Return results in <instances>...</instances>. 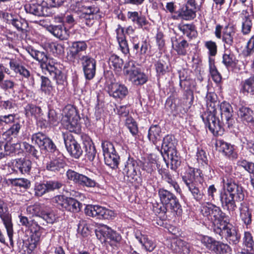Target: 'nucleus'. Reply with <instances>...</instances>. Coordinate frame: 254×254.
<instances>
[{
    "label": "nucleus",
    "mask_w": 254,
    "mask_h": 254,
    "mask_svg": "<svg viewBox=\"0 0 254 254\" xmlns=\"http://www.w3.org/2000/svg\"><path fill=\"white\" fill-rule=\"evenodd\" d=\"M183 181L193 198L197 201L201 200L204 193L201 189L200 171L189 167L182 176Z\"/></svg>",
    "instance_id": "nucleus-1"
},
{
    "label": "nucleus",
    "mask_w": 254,
    "mask_h": 254,
    "mask_svg": "<svg viewBox=\"0 0 254 254\" xmlns=\"http://www.w3.org/2000/svg\"><path fill=\"white\" fill-rule=\"evenodd\" d=\"M201 212L203 216L213 221V229L215 233L216 224L218 223L219 229L221 228L219 225L226 224L229 222L228 217L223 213L219 207L212 204L207 203L204 205Z\"/></svg>",
    "instance_id": "nucleus-2"
},
{
    "label": "nucleus",
    "mask_w": 254,
    "mask_h": 254,
    "mask_svg": "<svg viewBox=\"0 0 254 254\" xmlns=\"http://www.w3.org/2000/svg\"><path fill=\"white\" fill-rule=\"evenodd\" d=\"M80 118L75 108L70 107L65 109V115L63 117L62 123L64 128L69 132L79 134L81 131Z\"/></svg>",
    "instance_id": "nucleus-3"
},
{
    "label": "nucleus",
    "mask_w": 254,
    "mask_h": 254,
    "mask_svg": "<svg viewBox=\"0 0 254 254\" xmlns=\"http://www.w3.org/2000/svg\"><path fill=\"white\" fill-rule=\"evenodd\" d=\"M31 224L29 229L32 234L30 240H28V244L26 243L28 253H31L37 247L44 231L41 225H44V223L42 222L40 217L32 218Z\"/></svg>",
    "instance_id": "nucleus-4"
},
{
    "label": "nucleus",
    "mask_w": 254,
    "mask_h": 254,
    "mask_svg": "<svg viewBox=\"0 0 254 254\" xmlns=\"http://www.w3.org/2000/svg\"><path fill=\"white\" fill-rule=\"evenodd\" d=\"M52 202L59 209L73 213L79 212L82 207V204L76 199L63 195L55 196L52 199Z\"/></svg>",
    "instance_id": "nucleus-5"
},
{
    "label": "nucleus",
    "mask_w": 254,
    "mask_h": 254,
    "mask_svg": "<svg viewBox=\"0 0 254 254\" xmlns=\"http://www.w3.org/2000/svg\"><path fill=\"white\" fill-rule=\"evenodd\" d=\"M201 242L207 249L215 254H232V250L229 245L211 237L203 236L201 238Z\"/></svg>",
    "instance_id": "nucleus-6"
},
{
    "label": "nucleus",
    "mask_w": 254,
    "mask_h": 254,
    "mask_svg": "<svg viewBox=\"0 0 254 254\" xmlns=\"http://www.w3.org/2000/svg\"><path fill=\"white\" fill-rule=\"evenodd\" d=\"M219 226L221 228L219 229L218 223L216 224V234H218L222 238L225 237L230 244L236 245L239 242L241 236L231 224L228 222L226 225H219Z\"/></svg>",
    "instance_id": "nucleus-7"
},
{
    "label": "nucleus",
    "mask_w": 254,
    "mask_h": 254,
    "mask_svg": "<svg viewBox=\"0 0 254 254\" xmlns=\"http://www.w3.org/2000/svg\"><path fill=\"white\" fill-rule=\"evenodd\" d=\"M158 195L162 203L169 206L177 213L180 214L182 212L181 205L173 193L164 189H160L158 190Z\"/></svg>",
    "instance_id": "nucleus-8"
},
{
    "label": "nucleus",
    "mask_w": 254,
    "mask_h": 254,
    "mask_svg": "<svg viewBox=\"0 0 254 254\" xmlns=\"http://www.w3.org/2000/svg\"><path fill=\"white\" fill-rule=\"evenodd\" d=\"M222 183L224 189H226L230 194H232L233 198L235 197L236 201H241L245 198L243 188L236 183L232 179L227 176L223 178Z\"/></svg>",
    "instance_id": "nucleus-9"
},
{
    "label": "nucleus",
    "mask_w": 254,
    "mask_h": 254,
    "mask_svg": "<svg viewBox=\"0 0 254 254\" xmlns=\"http://www.w3.org/2000/svg\"><path fill=\"white\" fill-rule=\"evenodd\" d=\"M225 46L229 48L234 44H238L244 41L242 36L236 32V29L233 26L227 25L224 27L222 38Z\"/></svg>",
    "instance_id": "nucleus-10"
},
{
    "label": "nucleus",
    "mask_w": 254,
    "mask_h": 254,
    "mask_svg": "<svg viewBox=\"0 0 254 254\" xmlns=\"http://www.w3.org/2000/svg\"><path fill=\"white\" fill-rule=\"evenodd\" d=\"M84 212L86 215L98 219H110L114 214L112 210L99 205H88Z\"/></svg>",
    "instance_id": "nucleus-11"
},
{
    "label": "nucleus",
    "mask_w": 254,
    "mask_h": 254,
    "mask_svg": "<svg viewBox=\"0 0 254 254\" xmlns=\"http://www.w3.org/2000/svg\"><path fill=\"white\" fill-rule=\"evenodd\" d=\"M63 137L65 147L70 156L75 159L79 158L83 152L80 144L70 133H63Z\"/></svg>",
    "instance_id": "nucleus-12"
},
{
    "label": "nucleus",
    "mask_w": 254,
    "mask_h": 254,
    "mask_svg": "<svg viewBox=\"0 0 254 254\" xmlns=\"http://www.w3.org/2000/svg\"><path fill=\"white\" fill-rule=\"evenodd\" d=\"M85 78L91 80L94 78L96 73V62L94 59L88 55H83L80 58Z\"/></svg>",
    "instance_id": "nucleus-13"
},
{
    "label": "nucleus",
    "mask_w": 254,
    "mask_h": 254,
    "mask_svg": "<svg viewBox=\"0 0 254 254\" xmlns=\"http://www.w3.org/2000/svg\"><path fill=\"white\" fill-rule=\"evenodd\" d=\"M203 120L213 135H221L223 133V127L220 121L216 118V114H208L205 119L203 117Z\"/></svg>",
    "instance_id": "nucleus-14"
},
{
    "label": "nucleus",
    "mask_w": 254,
    "mask_h": 254,
    "mask_svg": "<svg viewBox=\"0 0 254 254\" xmlns=\"http://www.w3.org/2000/svg\"><path fill=\"white\" fill-rule=\"evenodd\" d=\"M137 167V162L133 158L128 157L123 168V174L131 183H134L137 180L138 176L136 171Z\"/></svg>",
    "instance_id": "nucleus-15"
},
{
    "label": "nucleus",
    "mask_w": 254,
    "mask_h": 254,
    "mask_svg": "<svg viewBox=\"0 0 254 254\" xmlns=\"http://www.w3.org/2000/svg\"><path fill=\"white\" fill-rule=\"evenodd\" d=\"M7 205L6 203L0 198V217L2 219L5 227L6 229L7 236L10 242H12L13 225L10 217L5 213L6 211Z\"/></svg>",
    "instance_id": "nucleus-16"
},
{
    "label": "nucleus",
    "mask_w": 254,
    "mask_h": 254,
    "mask_svg": "<svg viewBox=\"0 0 254 254\" xmlns=\"http://www.w3.org/2000/svg\"><path fill=\"white\" fill-rule=\"evenodd\" d=\"M107 88L109 95L116 99L123 100L128 93L127 87L118 83H112Z\"/></svg>",
    "instance_id": "nucleus-17"
},
{
    "label": "nucleus",
    "mask_w": 254,
    "mask_h": 254,
    "mask_svg": "<svg viewBox=\"0 0 254 254\" xmlns=\"http://www.w3.org/2000/svg\"><path fill=\"white\" fill-rule=\"evenodd\" d=\"M219 201L224 209H226L229 211H234L237 208L235 198H233L232 194H230L225 189L219 192Z\"/></svg>",
    "instance_id": "nucleus-18"
},
{
    "label": "nucleus",
    "mask_w": 254,
    "mask_h": 254,
    "mask_svg": "<svg viewBox=\"0 0 254 254\" xmlns=\"http://www.w3.org/2000/svg\"><path fill=\"white\" fill-rule=\"evenodd\" d=\"M222 122H225L229 128L234 122L233 117V109L231 105L226 102H223L219 105Z\"/></svg>",
    "instance_id": "nucleus-19"
},
{
    "label": "nucleus",
    "mask_w": 254,
    "mask_h": 254,
    "mask_svg": "<svg viewBox=\"0 0 254 254\" xmlns=\"http://www.w3.org/2000/svg\"><path fill=\"white\" fill-rule=\"evenodd\" d=\"M58 65L57 63H55L53 65H51L49 64L47 66V71L53 76V78L56 80L58 85L60 88H64L66 83V77L62 71L58 68Z\"/></svg>",
    "instance_id": "nucleus-20"
},
{
    "label": "nucleus",
    "mask_w": 254,
    "mask_h": 254,
    "mask_svg": "<svg viewBox=\"0 0 254 254\" xmlns=\"http://www.w3.org/2000/svg\"><path fill=\"white\" fill-rule=\"evenodd\" d=\"M24 8L27 13L37 16H48L50 13L48 7L38 3L26 4Z\"/></svg>",
    "instance_id": "nucleus-21"
},
{
    "label": "nucleus",
    "mask_w": 254,
    "mask_h": 254,
    "mask_svg": "<svg viewBox=\"0 0 254 254\" xmlns=\"http://www.w3.org/2000/svg\"><path fill=\"white\" fill-rule=\"evenodd\" d=\"M66 163L62 155H60L59 157H52L50 160L46 163V169L48 171L57 174L61 173Z\"/></svg>",
    "instance_id": "nucleus-22"
},
{
    "label": "nucleus",
    "mask_w": 254,
    "mask_h": 254,
    "mask_svg": "<svg viewBox=\"0 0 254 254\" xmlns=\"http://www.w3.org/2000/svg\"><path fill=\"white\" fill-rule=\"evenodd\" d=\"M28 52L34 59L41 63L43 68H45L47 70V66L49 64L51 65H53L55 64L53 59H49L47 53L44 52L38 51L32 48H29Z\"/></svg>",
    "instance_id": "nucleus-23"
},
{
    "label": "nucleus",
    "mask_w": 254,
    "mask_h": 254,
    "mask_svg": "<svg viewBox=\"0 0 254 254\" xmlns=\"http://www.w3.org/2000/svg\"><path fill=\"white\" fill-rule=\"evenodd\" d=\"M87 45L86 42L83 41H75L72 43L71 45L69 47V56L73 59H79L81 58L82 53L86 50Z\"/></svg>",
    "instance_id": "nucleus-24"
},
{
    "label": "nucleus",
    "mask_w": 254,
    "mask_h": 254,
    "mask_svg": "<svg viewBox=\"0 0 254 254\" xmlns=\"http://www.w3.org/2000/svg\"><path fill=\"white\" fill-rule=\"evenodd\" d=\"M12 170L16 172L19 171L21 174L28 173L32 167V162L25 158L15 159L12 162Z\"/></svg>",
    "instance_id": "nucleus-25"
},
{
    "label": "nucleus",
    "mask_w": 254,
    "mask_h": 254,
    "mask_svg": "<svg viewBox=\"0 0 254 254\" xmlns=\"http://www.w3.org/2000/svg\"><path fill=\"white\" fill-rule=\"evenodd\" d=\"M47 30L54 36L61 40H67L69 36V32L63 24L58 25L51 24L48 26Z\"/></svg>",
    "instance_id": "nucleus-26"
},
{
    "label": "nucleus",
    "mask_w": 254,
    "mask_h": 254,
    "mask_svg": "<svg viewBox=\"0 0 254 254\" xmlns=\"http://www.w3.org/2000/svg\"><path fill=\"white\" fill-rule=\"evenodd\" d=\"M238 117L245 124L254 126V117L253 111L249 108L242 106L238 111Z\"/></svg>",
    "instance_id": "nucleus-27"
},
{
    "label": "nucleus",
    "mask_w": 254,
    "mask_h": 254,
    "mask_svg": "<svg viewBox=\"0 0 254 254\" xmlns=\"http://www.w3.org/2000/svg\"><path fill=\"white\" fill-rule=\"evenodd\" d=\"M172 250L179 254H189L190 252V245L181 239H174L171 246Z\"/></svg>",
    "instance_id": "nucleus-28"
},
{
    "label": "nucleus",
    "mask_w": 254,
    "mask_h": 254,
    "mask_svg": "<svg viewBox=\"0 0 254 254\" xmlns=\"http://www.w3.org/2000/svg\"><path fill=\"white\" fill-rule=\"evenodd\" d=\"M163 136L161 127L158 125H152L148 130V138L154 144L157 146Z\"/></svg>",
    "instance_id": "nucleus-29"
},
{
    "label": "nucleus",
    "mask_w": 254,
    "mask_h": 254,
    "mask_svg": "<svg viewBox=\"0 0 254 254\" xmlns=\"http://www.w3.org/2000/svg\"><path fill=\"white\" fill-rule=\"evenodd\" d=\"M9 66L11 70L16 73H19L23 77L28 78L30 76V72L25 66L20 64L16 60H11L9 62Z\"/></svg>",
    "instance_id": "nucleus-30"
},
{
    "label": "nucleus",
    "mask_w": 254,
    "mask_h": 254,
    "mask_svg": "<svg viewBox=\"0 0 254 254\" xmlns=\"http://www.w3.org/2000/svg\"><path fill=\"white\" fill-rule=\"evenodd\" d=\"M100 232L107 241L109 240L111 242L119 243L121 240L120 235L107 226H104Z\"/></svg>",
    "instance_id": "nucleus-31"
},
{
    "label": "nucleus",
    "mask_w": 254,
    "mask_h": 254,
    "mask_svg": "<svg viewBox=\"0 0 254 254\" xmlns=\"http://www.w3.org/2000/svg\"><path fill=\"white\" fill-rule=\"evenodd\" d=\"M207 114H216L219 102L217 101V95L214 93H208L206 96Z\"/></svg>",
    "instance_id": "nucleus-32"
},
{
    "label": "nucleus",
    "mask_w": 254,
    "mask_h": 254,
    "mask_svg": "<svg viewBox=\"0 0 254 254\" xmlns=\"http://www.w3.org/2000/svg\"><path fill=\"white\" fill-rule=\"evenodd\" d=\"M243 22L242 26V32L244 35L249 34L252 27V19L253 14H250L247 10L243 11Z\"/></svg>",
    "instance_id": "nucleus-33"
},
{
    "label": "nucleus",
    "mask_w": 254,
    "mask_h": 254,
    "mask_svg": "<svg viewBox=\"0 0 254 254\" xmlns=\"http://www.w3.org/2000/svg\"><path fill=\"white\" fill-rule=\"evenodd\" d=\"M161 153L165 161H166V155L168 158V160H170L172 165L177 167L180 165L181 161L180 157L178 155L176 146L175 148L169 149L166 151H161Z\"/></svg>",
    "instance_id": "nucleus-34"
},
{
    "label": "nucleus",
    "mask_w": 254,
    "mask_h": 254,
    "mask_svg": "<svg viewBox=\"0 0 254 254\" xmlns=\"http://www.w3.org/2000/svg\"><path fill=\"white\" fill-rule=\"evenodd\" d=\"M129 77L130 80L136 85L144 84L148 79L147 75L141 72L140 69L133 71Z\"/></svg>",
    "instance_id": "nucleus-35"
},
{
    "label": "nucleus",
    "mask_w": 254,
    "mask_h": 254,
    "mask_svg": "<svg viewBox=\"0 0 254 254\" xmlns=\"http://www.w3.org/2000/svg\"><path fill=\"white\" fill-rule=\"evenodd\" d=\"M240 217L242 221L246 225H249L252 222V213L248 204L245 202L241 203L239 208Z\"/></svg>",
    "instance_id": "nucleus-36"
},
{
    "label": "nucleus",
    "mask_w": 254,
    "mask_h": 254,
    "mask_svg": "<svg viewBox=\"0 0 254 254\" xmlns=\"http://www.w3.org/2000/svg\"><path fill=\"white\" fill-rule=\"evenodd\" d=\"M120 159V156L116 151L109 154H107L104 157L105 164L113 169H116L118 168Z\"/></svg>",
    "instance_id": "nucleus-37"
},
{
    "label": "nucleus",
    "mask_w": 254,
    "mask_h": 254,
    "mask_svg": "<svg viewBox=\"0 0 254 254\" xmlns=\"http://www.w3.org/2000/svg\"><path fill=\"white\" fill-rule=\"evenodd\" d=\"M21 127L20 123H14L9 128L2 134L3 138L10 141L13 137L16 138Z\"/></svg>",
    "instance_id": "nucleus-38"
},
{
    "label": "nucleus",
    "mask_w": 254,
    "mask_h": 254,
    "mask_svg": "<svg viewBox=\"0 0 254 254\" xmlns=\"http://www.w3.org/2000/svg\"><path fill=\"white\" fill-rule=\"evenodd\" d=\"M109 64L111 68L116 71H120L124 65V61L119 56L112 54L109 58Z\"/></svg>",
    "instance_id": "nucleus-39"
},
{
    "label": "nucleus",
    "mask_w": 254,
    "mask_h": 254,
    "mask_svg": "<svg viewBox=\"0 0 254 254\" xmlns=\"http://www.w3.org/2000/svg\"><path fill=\"white\" fill-rule=\"evenodd\" d=\"M189 43L185 40L180 41L176 39L172 41L173 48L180 55L184 56L187 54V49L189 47Z\"/></svg>",
    "instance_id": "nucleus-40"
},
{
    "label": "nucleus",
    "mask_w": 254,
    "mask_h": 254,
    "mask_svg": "<svg viewBox=\"0 0 254 254\" xmlns=\"http://www.w3.org/2000/svg\"><path fill=\"white\" fill-rule=\"evenodd\" d=\"M136 239L144 247L146 251L152 252L156 248V245L153 241L149 239L147 236L142 235H136Z\"/></svg>",
    "instance_id": "nucleus-41"
},
{
    "label": "nucleus",
    "mask_w": 254,
    "mask_h": 254,
    "mask_svg": "<svg viewBox=\"0 0 254 254\" xmlns=\"http://www.w3.org/2000/svg\"><path fill=\"white\" fill-rule=\"evenodd\" d=\"M237 60L232 53L226 51L223 56L222 63L227 69L233 68L236 65Z\"/></svg>",
    "instance_id": "nucleus-42"
},
{
    "label": "nucleus",
    "mask_w": 254,
    "mask_h": 254,
    "mask_svg": "<svg viewBox=\"0 0 254 254\" xmlns=\"http://www.w3.org/2000/svg\"><path fill=\"white\" fill-rule=\"evenodd\" d=\"M196 12V9L185 5L179 10L178 16L185 20H191L195 17Z\"/></svg>",
    "instance_id": "nucleus-43"
},
{
    "label": "nucleus",
    "mask_w": 254,
    "mask_h": 254,
    "mask_svg": "<svg viewBox=\"0 0 254 254\" xmlns=\"http://www.w3.org/2000/svg\"><path fill=\"white\" fill-rule=\"evenodd\" d=\"M178 28L184 35H186L190 38L195 37L197 33L195 29V26L192 24L181 23L178 25Z\"/></svg>",
    "instance_id": "nucleus-44"
},
{
    "label": "nucleus",
    "mask_w": 254,
    "mask_h": 254,
    "mask_svg": "<svg viewBox=\"0 0 254 254\" xmlns=\"http://www.w3.org/2000/svg\"><path fill=\"white\" fill-rule=\"evenodd\" d=\"M216 147L219 151L222 152L226 156H230L233 152V147L222 140H218L216 141Z\"/></svg>",
    "instance_id": "nucleus-45"
},
{
    "label": "nucleus",
    "mask_w": 254,
    "mask_h": 254,
    "mask_svg": "<svg viewBox=\"0 0 254 254\" xmlns=\"http://www.w3.org/2000/svg\"><path fill=\"white\" fill-rule=\"evenodd\" d=\"M78 185L88 188H94L98 184L95 179L81 174Z\"/></svg>",
    "instance_id": "nucleus-46"
},
{
    "label": "nucleus",
    "mask_w": 254,
    "mask_h": 254,
    "mask_svg": "<svg viewBox=\"0 0 254 254\" xmlns=\"http://www.w3.org/2000/svg\"><path fill=\"white\" fill-rule=\"evenodd\" d=\"M175 141L174 137L170 135H167L163 138L162 146L161 151H166L169 149L175 148Z\"/></svg>",
    "instance_id": "nucleus-47"
},
{
    "label": "nucleus",
    "mask_w": 254,
    "mask_h": 254,
    "mask_svg": "<svg viewBox=\"0 0 254 254\" xmlns=\"http://www.w3.org/2000/svg\"><path fill=\"white\" fill-rule=\"evenodd\" d=\"M10 23L19 31L26 30L28 26L27 21L21 18H12Z\"/></svg>",
    "instance_id": "nucleus-48"
},
{
    "label": "nucleus",
    "mask_w": 254,
    "mask_h": 254,
    "mask_svg": "<svg viewBox=\"0 0 254 254\" xmlns=\"http://www.w3.org/2000/svg\"><path fill=\"white\" fill-rule=\"evenodd\" d=\"M242 91L243 93L253 94L254 92V75L242 83Z\"/></svg>",
    "instance_id": "nucleus-49"
},
{
    "label": "nucleus",
    "mask_w": 254,
    "mask_h": 254,
    "mask_svg": "<svg viewBox=\"0 0 254 254\" xmlns=\"http://www.w3.org/2000/svg\"><path fill=\"white\" fill-rule=\"evenodd\" d=\"M43 207L40 204H35L27 207L26 211L28 214L32 215L35 217H40L43 211Z\"/></svg>",
    "instance_id": "nucleus-50"
},
{
    "label": "nucleus",
    "mask_w": 254,
    "mask_h": 254,
    "mask_svg": "<svg viewBox=\"0 0 254 254\" xmlns=\"http://www.w3.org/2000/svg\"><path fill=\"white\" fill-rule=\"evenodd\" d=\"M209 71L212 79L215 82L219 83L221 81V76L214 64V60L211 58H209Z\"/></svg>",
    "instance_id": "nucleus-51"
},
{
    "label": "nucleus",
    "mask_w": 254,
    "mask_h": 254,
    "mask_svg": "<svg viewBox=\"0 0 254 254\" xmlns=\"http://www.w3.org/2000/svg\"><path fill=\"white\" fill-rule=\"evenodd\" d=\"M25 114L27 117H37L41 112L40 107L32 104H29L25 107Z\"/></svg>",
    "instance_id": "nucleus-52"
},
{
    "label": "nucleus",
    "mask_w": 254,
    "mask_h": 254,
    "mask_svg": "<svg viewBox=\"0 0 254 254\" xmlns=\"http://www.w3.org/2000/svg\"><path fill=\"white\" fill-rule=\"evenodd\" d=\"M41 90L45 94H50L53 88L51 81L44 76L41 77Z\"/></svg>",
    "instance_id": "nucleus-53"
},
{
    "label": "nucleus",
    "mask_w": 254,
    "mask_h": 254,
    "mask_svg": "<svg viewBox=\"0 0 254 254\" xmlns=\"http://www.w3.org/2000/svg\"><path fill=\"white\" fill-rule=\"evenodd\" d=\"M96 154V150L95 147L91 141L87 142L85 144V156L86 158L90 161H93L95 159Z\"/></svg>",
    "instance_id": "nucleus-54"
},
{
    "label": "nucleus",
    "mask_w": 254,
    "mask_h": 254,
    "mask_svg": "<svg viewBox=\"0 0 254 254\" xmlns=\"http://www.w3.org/2000/svg\"><path fill=\"white\" fill-rule=\"evenodd\" d=\"M155 66L158 76L164 75L168 71V65L163 59H159L155 64Z\"/></svg>",
    "instance_id": "nucleus-55"
},
{
    "label": "nucleus",
    "mask_w": 254,
    "mask_h": 254,
    "mask_svg": "<svg viewBox=\"0 0 254 254\" xmlns=\"http://www.w3.org/2000/svg\"><path fill=\"white\" fill-rule=\"evenodd\" d=\"M243 244L247 249V251H252L254 248V241L252 234L249 232L244 233L243 238Z\"/></svg>",
    "instance_id": "nucleus-56"
},
{
    "label": "nucleus",
    "mask_w": 254,
    "mask_h": 254,
    "mask_svg": "<svg viewBox=\"0 0 254 254\" xmlns=\"http://www.w3.org/2000/svg\"><path fill=\"white\" fill-rule=\"evenodd\" d=\"M22 146L25 151L29 154L32 155L33 157L38 159L40 156V152L39 151L37 150L35 147L27 143L26 142H22Z\"/></svg>",
    "instance_id": "nucleus-57"
},
{
    "label": "nucleus",
    "mask_w": 254,
    "mask_h": 254,
    "mask_svg": "<svg viewBox=\"0 0 254 254\" xmlns=\"http://www.w3.org/2000/svg\"><path fill=\"white\" fill-rule=\"evenodd\" d=\"M163 179L164 180L170 184L171 186L173 187L177 192L180 193L181 192V189L179 185L169 173L165 172L164 173Z\"/></svg>",
    "instance_id": "nucleus-58"
},
{
    "label": "nucleus",
    "mask_w": 254,
    "mask_h": 254,
    "mask_svg": "<svg viewBox=\"0 0 254 254\" xmlns=\"http://www.w3.org/2000/svg\"><path fill=\"white\" fill-rule=\"evenodd\" d=\"M35 195L37 196H42L44 194L48 192L46 182L41 183H37L35 185L34 188Z\"/></svg>",
    "instance_id": "nucleus-59"
},
{
    "label": "nucleus",
    "mask_w": 254,
    "mask_h": 254,
    "mask_svg": "<svg viewBox=\"0 0 254 254\" xmlns=\"http://www.w3.org/2000/svg\"><path fill=\"white\" fill-rule=\"evenodd\" d=\"M48 118V119L47 121V124H48L50 126H57L60 121V119L57 113L53 109H50L49 110Z\"/></svg>",
    "instance_id": "nucleus-60"
},
{
    "label": "nucleus",
    "mask_w": 254,
    "mask_h": 254,
    "mask_svg": "<svg viewBox=\"0 0 254 254\" xmlns=\"http://www.w3.org/2000/svg\"><path fill=\"white\" fill-rule=\"evenodd\" d=\"M11 184L16 187L22 188L25 189H27L30 187V182L27 179L24 178H19L13 179L11 181Z\"/></svg>",
    "instance_id": "nucleus-61"
},
{
    "label": "nucleus",
    "mask_w": 254,
    "mask_h": 254,
    "mask_svg": "<svg viewBox=\"0 0 254 254\" xmlns=\"http://www.w3.org/2000/svg\"><path fill=\"white\" fill-rule=\"evenodd\" d=\"M47 137L45 134L39 132L33 134L32 135L31 139L33 143L37 144L39 147H41L44 144L45 140Z\"/></svg>",
    "instance_id": "nucleus-62"
},
{
    "label": "nucleus",
    "mask_w": 254,
    "mask_h": 254,
    "mask_svg": "<svg viewBox=\"0 0 254 254\" xmlns=\"http://www.w3.org/2000/svg\"><path fill=\"white\" fill-rule=\"evenodd\" d=\"M207 194L209 199L214 202H218L219 195L218 196V192L214 185H210L207 190Z\"/></svg>",
    "instance_id": "nucleus-63"
},
{
    "label": "nucleus",
    "mask_w": 254,
    "mask_h": 254,
    "mask_svg": "<svg viewBox=\"0 0 254 254\" xmlns=\"http://www.w3.org/2000/svg\"><path fill=\"white\" fill-rule=\"evenodd\" d=\"M133 23L136 24L139 27L145 29H148V25H149V22L146 19V17L141 13L138 14L135 20V22Z\"/></svg>",
    "instance_id": "nucleus-64"
}]
</instances>
